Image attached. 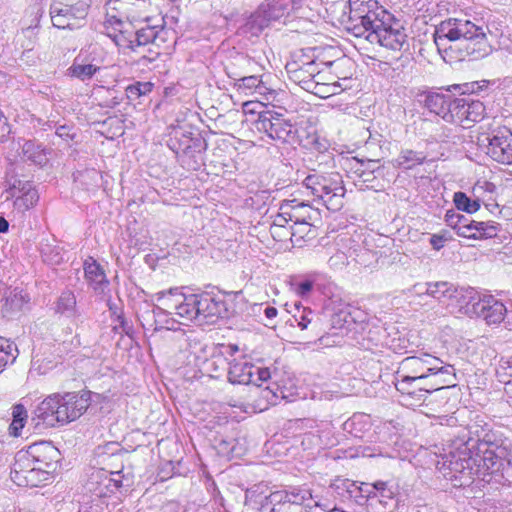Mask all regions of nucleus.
I'll return each mask as SVG.
<instances>
[{"label":"nucleus","instance_id":"25","mask_svg":"<svg viewBox=\"0 0 512 512\" xmlns=\"http://www.w3.org/2000/svg\"><path fill=\"white\" fill-rule=\"evenodd\" d=\"M284 115L274 110H264L258 114L254 122L255 129L268 138L272 139L279 125H284L282 120Z\"/></svg>","mask_w":512,"mask_h":512},{"label":"nucleus","instance_id":"35","mask_svg":"<svg viewBox=\"0 0 512 512\" xmlns=\"http://www.w3.org/2000/svg\"><path fill=\"white\" fill-rule=\"evenodd\" d=\"M468 109L467 98L453 97L451 107L448 111V114H450L451 117L450 119H446V122L459 124L462 127H469L467 115Z\"/></svg>","mask_w":512,"mask_h":512},{"label":"nucleus","instance_id":"55","mask_svg":"<svg viewBox=\"0 0 512 512\" xmlns=\"http://www.w3.org/2000/svg\"><path fill=\"white\" fill-rule=\"evenodd\" d=\"M366 418V415L354 414L344 423V430L351 433L354 437L361 438L362 435L359 433L362 431L363 427L357 428V425H361Z\"/></svg>","mask_w":512,"mask_h":512},{"label":"nucleus","instance_id":"37","mask_svg":"<svg viewBox=\"0 0 512 512\" xmlns=\"http://www.w3.org/2000/svg\"><path fill=\"white\" fill-rule=\"evenodd\" d=\"M312 173H309L302 181L303 187L316 199L321 196L325 187L329 173H319L315 169H311Z\"/></svg>","mask_w":512,"mask_h":512},{"label":"nucleus","instance_id":"4","mask_svg":"<svg viewBox=\"0 0 512 512\" xmlns=\"http://www.w3.org/2000/svg\"><path fill=\"white\" fill-rule=\"evenodd\" d=\"M347 30L387 49L400 51L407 35L393 15L376 0H349Z\"/></svg>","mask_w":512,"mask_h":512},{"label":"nucleus","instance_id":"43","mask_svg":"<svg viewBox=\"0 0 512 512\" xmlns=\"http://www.w3.org/2000/svg\"><path fill=\"white\" fill-rule=\"evenodd\" d=\"M108 36L118 47L136 51L134 31L130 30L127 26L114 31L113 33H108Z\"/></svg>","mask_w":512,"mask_h":512},{"label":"nucleus","instance_id":"41","mask_svg":"<svg viewBox=\"0 0 512 512\" xmlns=\"http://www.w3.org/2000/svg\"><path fill=\"white\" fill-rule=\"evenodd\" d=\"M17 356V346L9 339L0 336V373L7 365L13 364Z\"/></svg>","mask_w":512,"mask_h":512},{"label":"nucleus","instance_id":"47","mask_svg":"<svg viewBox=\"0 0 512 512\" xmlns=\"http://www.w3.org/2000/svg\"><path fill=\"white\" fill-rule=\"evenodd\" d=\"M458 227L456 234L460 237L472 239L475 236L474 230L477 227L478 221L471 219L469 216L460 213L458 218Z\"/></svg>","mask_w":512,"mask_h":512},{"label":"nucleus","instance_id":"7","mask_svg":"<svg viewBox=\"0 0 512 512\" xmlns=\"http://www.w3.org/2000/svg\"><path fill=\"white\" fill-rule=\"evenodd\" d=\"M167 146L187 170L198 171L204 164L203 154L207 143L199 133L194 134L190 129L175 127L169 134Z\"/></svg>","mask_w":512,"mask_h":512},{"label":"nucleus","instance_id":"3","mask_svg":"<svg viewBox=\"0 0 512 512\" xmlns=\"http://www.w3.org/2000/svg\"><path fill=\"white\" fill-rule=\"evenodd\" d=\"M455 369L431 354L409 356L398 365L393 383L398 392L425 401L426 394L454 385Z\"/></svg>","mask_w":512,"mask_h":512},{"label":"nucleus","instance_id":"44","mask_svg":"<svg viewBox=\"0 0 512 512\" xmlns=\"http://www.w3.org/2000/svg\"><path fill=\"white\" fill-rule=\"evenodd\" d=\"M12 422L9 426V434L13 437L20 436V432L23 429L26 419L27 411L22 404H17L13 407L12 411Z\"/></svg>","mask_w":512,"mask_h":512},{"label":"nucleus","instance_id":"54","mask_svg":"<svg viewBox=\"0 0 512 512\" xmlns=\"http://www.w3.org/2000/svg\"><path fill=\"white\" fill-rule=\"evenodd\" d=\"M316 285V277L295 281L292 284L294 292L302 298L307 297Z\"/></svg>","mask_w":512,"mask_h":512},{"label":"nucleus","instance_id":"60","mask_svg":"<svg viewBox=\"0 0 512 512\" xmlns=\"http://www.w3.org/2000/svg\"><path fill=\"white\" fill-rule=\"evenodd\" d=\"M459 215V212H455L453 210H448L445 214V222L449 227H451L455 231L457 230L458 227Z\"/></svg>","mask_w":512,"mask_h":512},{"label":"nucleus","instance_id":"5","mask_svg":"<svg viewBox=\"0 0 512 512\" xmlns=\"http://www.w3.org/2000/svg\"><path fill=\"white\" fill-rule=\"evenodd\" d=\"M60 452L47 441L36 442L19 450L11 467V480L18 486L38 487L51 478Z\"/></svg>","mask_w":512,"mask_h":512},{"label":"nucleus","instance_id":"56","mask_svg":"<svg viewBox=\"0 0 512 512\" xmlns=\"http://www.w3.org/2000/svg\"><path fill=\"white\" fill-rule=\"evenodd\" d=\"M218 451L224 456H235L236 452L235 440L234 439H221L217 445Z\"/></svg>","mask_w":512,"mask_h":512},{"label":"nucleus","instance_id":"53","mask_svg":"<svg viewBox=\"0 0 512 512\" xmlns=\"http://www.w3.org/2000/svg\"><path fill=\"white\" fill-rule=\"evenodd\" d=\"M291 222L288 220V215L284 214V210L282 209V204L280 205V212L275 216L273 225L271 227V233L273 235H277L279 237H286L287 230L286 225Z\"/></svg>","mask_w":512,"mask_h":512},{"label":"nucleus","instance_id":"26","mask_svg":"<svg viewBox=\"0 0 512 512\" xmlns=\"http://www.w3.org/2000/svg\"><path fill=\"white\" fill-rule=\"evenodd\" d=\"M29 302L30 296L23 289L16 287L10 290L3 305L4 316L13 317L18 312L23 311Z\"/></svg>","mask_w":512,"mask_h":512},{"label":"nucleus","instance_id":"10","mask_svg":"<svg viewBox=\"0 0 512 512\" xmlns=\"http://www.w3.org/2000/svg\"><path fill=\"white\" fill-rule=\"evenodd\" d=\"M312 494L309 489L292 487L287 490L274 491L270 497L271 512H311ZM313 506L322 507L330 512L327 506L314 502Z\"/></svg>","mask_w":512,"mask_h":512},{"label":"nucleus","instance_id":"36","mask_svg":"<svg viewBox=\"0 0 512 512\" xmlns=\"http://www.w3.org/2000/svg\"><path fill=\"white\" fill-rule=\"evenodd\" d=\"M100 69L99 66L92 63H80L79 57H76L72 65L67 69V75L82 82H86L90 81Z\"/></svg>","mask_w":512,"mask_h":512},{"label":"nucleus","instance_id":"31","mask_svg":"<svg viewBox=\"0 0 512 512\" xmlns=\"http://www.w3.org/2000/svg\"><path fill=\"white\" fill-rule=\"evenodd\" d=\"M287 236L294 244L301 245L302 241L315 238L316 231L313 228L312 221L293 222V225L287 230Z\"/></svg>","mask_w":512,"mask_h":512},{"label":"nucleus","instance_id":"14","mask_svg":"<svg viewBox=\"0 0 512 512\" xmlns=\"http://www.w3.org/2000/svg\"><path fill=\"white\" fill-rule=\"evenodd\" d=\"M321 65L324 63L307 57V60L287 63L285 68L291 81L308 92L319 94L323 88L320 84Z\"/></svg>","mask_w":512,"mask_h":512},{"label":"nucleus","instance_id":"40","mask_svg":"<svg viewBox=\"0 0 512 512\" xmlns=\"http://www.w3.org/2000/svg\"><path fill=\"white\" fill-rule=\"evenodd\" d=\"M163 30L162 26H151V25H145L144 27H141L134 31L135 34V47H142L146 46L150 43H153L159 33Z\"/></svg>","mask_w":512,"mask_h":512},{"label":"nucleus","instance_id":"8","mask_svg":"<svg viewBox=\"0 0 512 512\" xmlns=\"http://www.w3.org/2000/svg\"><path fill=\"white\" fill-rule=\"evenodd\" d=\"M488 84L489 81L487 80L473 81L450 85L445 89L446 93H444L442 89L426 92L422 95L424 97V106L430 112L438 115L446 121V119H450L451 117V115L448 114L449 108L451 107V101L454 97L451 92H457L460 95L475 94L482 91L483 88H487Z\"/></svg>","mask_w":512,"mask_h":512},{"label":"nucleus","instance_id":"51","mask_svg":"<svg viewBox=\"0 0 512 512\" xmlns=\"http://www.w3.org/2000/svg\"><path fill=\"white\" fill-rule=\"evenodd\" d=\"M467 107H469L467 112L469 125L484 118L486 109L481 101L467 98Z\"/></svg>","mask_w":512,"mask_h":512},{"label":"nucleus","instance_id":"34","mask_svg":"<svg viewBox=\"0 0 512 512\" xmlns=\"http://www.w3.org/2000/svg\"><path fill=\"white\" fill-rule=\"evenodd\" d=\"M23 158L31 163L44 166L48 162L46 149L33 140L25 141L22 146Z\"/></svg>","mask_w":512,"mask_h":512},{"label":"nucleus","instance_id":"61","mask_svg":"<svg viewBox=\"0 0 512 512\" xmlns=\"http://www.w3.org/2000/svg\"><path fill=\"white\" fill-rule=\"evenodd\" d=\"M354 173L357 174V176L361 179V181L363 183H370L374 180V172H365L364 170H362V168H356V170H354Z\"/></svg>","mask_w":512,"mask_h":512},{"label":"nucleus","instance_id":"33","mask_svg":"<svg viewBox=\"0 0 512 512\" xmlns=\"http://www.w3.org/2000/svg\"><path fill=\"white\" fill-rule=\"evenodd\" d=\"M55 312L67 318H75L79 315L74 293L70 290L63 291L55 302Z\"/></svg>","mask_w":512,"mask_h":512},{"label":"nucleus","instance_id":"9","mask_svg":"<svg viewBox=\"0 0 512 512\" xmlns=\"http://www.w3.org/2000/svg\"><path fill=\"white\" fill-rule=\"evenodd\" d=\"M92 0H54L50 17L54 27L74 30L80 28L91 7Z\"/></svg>","mask_w":512,"mask_h":512},{"label":"nucleus","instance_id":"42","mask_svg":"<svg viewBox=\"0 0 512 512\" xmlns=\"http://www.w3.org/2000/svg\"><path fill=\"white\" fill-rule=\"evenodd\" d=\"M39 200L38 192L29 187L22 195L17 196L14 200L13 206L14 211L19 214H24L26 211L31 209Z\"/></svg>","mask_w":512,"mask_h":512},{"label":"nucleus","instance_id":"64","mask_svg":"<svg viewBox=\"0 0 512 512\" xmlns=\"http://www.w3.org/2000/svg\"><path fill=\"white\" fill-rule=\"evenodd\" d=\"M117 320L119 322V326H115L114 330L117 332L118 329L120 328L123 332L128 334L130 326H129L128 322L125 320L124 316L123 315H118L117 316Z\"/></svg>","mask_w":512,"mask_h":512},{"label":"nucleus","instance_id":"16","mask_svg":"<svg viewBox=\"0 0 512 512\" xmlns=\"http://www.w3.org/2000/svg\"><path fill=\"white\" fill-rule=\"evenodd\" d=\"M92 396H98V394L89 390L59 394L60 425L75 421L83 415L91 404Z\"/></svg>","mask_w":512,"mask_h":512},{"label":"nucleus","instance_id":"32","mask_svg":"<svg viewBox=\"0 0 512 512\" xmlns=\"http://www.w3.org/2000/svg\"><path fill=\"white\" fill-rule=\"evenodd\" d=\"M427 155L422 151H414L412 149H402L394 160V166L404 170L413 169L415 166L425 162Z\"/></svg>","mask_w":512,"mask_h":512},{"label":"nucleus","instance_id":"12","mask_svg":"<svg viewBox=\"0 0 512 512\" xmlns=\"http://www.w3.org/2000/svg\"><path fill=\"white\" fill-rule=\"evenodd\" d=\"M292 0H272L262 3L246 20L242 29L245 33L258 36L272 22L289 14Z\"/></svg>","mask_w":512,"mask_h":512},{"label":"nucleus","instance_id":"48","mask_svg":"<svg viewBox=\"0 0 512 512\" xmlns=\"http://www.w3.org/2000/svg\"><path fill=\"white\" fill-rule=\"evenodd\" d=\"M284 125H279L276 133L274 134L271 140L280 142L282 144H291L292 139L295 134L292 132L293 124L291 120L287 119L285 116L282 120Z\"/></svg>","mask_w":512,"mask_h":512},{"label":"nucleus","instance_id":"21","mask_svg":"<svg viewBox=\"0 0 512 512\" xmlns=\"http://www.w3.org/2000/svg\"><path fill=\"white\" fill-rule=\"evenodd\" d=\"M478 479L488 484L512 485V449L510 456L501 459Z\"/></svg>","mask_w":512,"mask_h":512},{"label":"nucleus","instance_id":"46","mask_svg":"<svg viewBox=\"0 0 512 512\" xmlns=\"http://www.w3.org/2000/svg\"><path fill=\"white\" fill-rule=\"evenodd\" d=\"M453 202L459 211L473 214L480 209L479 200H472L466 193L458 191L454 193Z\"/></svg>","mask_w":512,"mask_h":512},{"label":"nucleus","instance_id":"11","mask_svg":"<svg viewBox=\"0 0 512 512\" xmlns=\"http://www.w3.org/2000/svg\"><path fill=\"white\" fill-rule=\"evenodd\" d=\"M477 144L493 161L503 165L512 164V131L507 127L481 134Z\"/></svg>","mask_w":512,"mask_h":512},{"label":"nucleus","instance_id":"24","mask_svg":"<svg viewBox=\"0 0 512 512\" xmlns=\"http://www.w3.org/2000/svg\"><path fill=\"white\" fill-rule=\"evenodd\" d=\"M234 87L238 92L246 96H261L269 100L268 95L273 94V90L266 86V83L256 75L245 76L237 79Z\"/></svg>","mask_w":512,"mask_h":512},{"label":"nucleus","instance_id":"45","mask_svg":"<svg viewBox=\"0 0 512 512\" xmlns=\"http://www.w3.org/2000/svg\"><path fill=\"white\" fill-rule=\"evenodd\" d=\"M292 132L294 137L292 139V142L290 145L298 144L302 146L303 148L306 147V141H310L312 136H314L317 132L316 128L312 125H303V123L300 124H293Z\"/></svg>","mask_w":512,"mask_h":512},{"label":"nucleus","instance_id":"17","mask_svg":"<svg viewBox=\"0 0 512 512\" xmlns=\"http://www.w3.org/2000/svg\"><path fill=\"white\" fill-rule=\"evenodd\" d=\"M270 378L269 368L255 365L246 360L233 361L228 369V380L232 384L261 386Z\"/></svg>","mask_w":512,"mask_h":512},{"label":"nucleus","instance_id":"58","mask_svg":"<svg viewBox=\"0 0 512 512\" xmlns=\"http://www.w3.org/2000/svg\"><path fill=\"white\" fill-rule=\"evenodd\" d=\"M354 162H355V165L353 166L354 170H356V168H362V170H364L365 172H375L376 170L379 169V165H378V162L379 161H376V160H370V159H367V160H359V159H354Z\"/></svg>","mask_w":512,"mask_h":512},{"label":"nucleus","instance_id":"30","mask_svg":"<svg viewBox=\"0 0 512 512\" xmlns=\"http://www.w3.org/2000/svg\"><path fill=\"white\" fill-rule=\"evenodd\" d=\"M288 312L292 315L289 319L291 326H297L301 330H305L308 328V325L311 324L316 318V313L309 307L303 306L300 302H295L292 310H288Z\"/></svg>","mask_w":512,"mask_h":512},{"label":"nucleus","instance_id":"27","mask_svg":"<svg viewBox=\"0 0 512 512\" xmlns=\"http://www.w3.org/2000/svg\"><path fill=\"white\" fill-rule=\"evenodd\" d=\"M84 274L86 280L95 291H103L108 286L109 282L103 268L92 257H89L84 262Z\"/></svg>","mask_w":512,"mask_h":512},{"label":"nucleus","instance_id":"39","mask_svg":"<svg viewBox=\"0 0 512 512\" xmlns=\"http://www.w3.org/2000/svg\"><path fill=\"white\" fill-rule=\"evenodd\" d=\"M307 440H315V445L319 449H325L336 444V439L333 437L332 429L327 424L323 429H317L316 431H310L306 433Z\"/></svg>","mask_w":512,"mask_h":512},{"label":"nucleus","instance_id":"52","mask_svg":"<svg viewBox=\"0 0 512 512\" xmlns=\"http://www.w3.org/2000/svg\"><path fill=\"white\" fill-rule=\"evenodd\" d=\"M330 146V141L326 137L321 136L316 132V134L312 136L309 142L306 141L305 149L319 153L321 155H325V153L328 152Z\"/></svg>","mask_w":512,"mask_h":512},{"label":"nucleus","instance_id":"20","mask_svg":"<svg viewBox=\"0 0 512 512\" xmlns=\"http://www.w3.org/2000/svg\"><path fill=\"white\" fill-rule=\"evenodd\" d=\"M482 294L472 287L453 288L450 301L447 307L452 310L473 317L476 312V303L480 300Z\"/></svg>","mask_w":512,"mask_h":512},{"label":"nucleus","instance_id":"57","mask_svg":"<svg viewBox=\"0 0 512 512\" xmlns=\"http://www.w3.org/2000/svg\"><path fill=\"white\" fill-rule=\"evenodd\" d=\"M160 56V52L149 49L147 54L141 55L137 60L136 64L141 67H149L152 63H154Z\"/></svg>","mask_w":512,"mask_h":512},{"label":"nucleus","instance_id":"28","mask_svg":"<svg viewBox=\"0 0 512 512\" xmlns=\"http://www.w3.org/2000/svg\"><path fill=\"white\" fill-rule=\"evenodd\" d=\"M268 492V486L264 483H258L246 490L245 504L253 509L261 510L270 505V497L273 492Z\"/></svg>","mask_w":512,"mask_h":512},{"label":"nucleus","instance_id":"23","mask_svg":"<svg viewBox=\"0 0 512 512\" xmlns=\"http://www.w3.org/2000/svg\"><path fill=\"white\" fill-rule=\"evenodd\" d=\"M59 394H52L45 398L35 409V416L43 424L54 427L60 425Z\"/></svg>","mask_w":512,"mask_h":512},{"label":"nucleus","instance_id":"15","mask_svg":"<svg viewBox=\"0 0 512 512\" xmlns=\"http://www.w3.org/2000/svg\"><path fill=\"white\" fill-rule=\"evenodd\" d=\"M176 293H179L177 288L170 289L169 291H160L155 294L156 300L160 305H155L151 312L142 314L141 321L143 327H145V322H147L150 327H153L154 331H159L161 329L177 330L178 327L176 324H185L184 322H179L170 317L172 314L178 316L176 308H169L165 305V301H169L170 297H175Z\"/></svg>","mask_w":512,"mask_h":512},{"label":"nucleus","instance_id":"13","mask_svg":"<svg viewBox=\"0 0 512 512\" xmlns=\"http://www.w3.org/2000/svg\"><path fill=\"white\" fill-rule=\"evenodd\" d=\"M123 486H130V483L129 479L122 475V471L92 469L83 488L91 497L106 498Z\"/></svg>","mask_w":512,"mask_h":512},{"label":"nucleus","instance_id":"18","mask_svg":"<svg viewBox=\"0 0 512 512\" xmlns=\"http://www.w3.org/2000/svg\"><path fill=\"white\" fill-rule=\"evenodd\" d=\"M476 305V312L473 317L483 319L488 325L500 324L507 314L506 305L491 294H482Z\"/></svg>","mask_w":512,"mask_h":512},{"label":"nucleus","instance_id":"6","mask_svg":"<svg viewBox=\"0 0 512 512\" xmlns=\"http://www.w3.org/2000/svg\"><path fill=\"white\" fill-rule=\"evenodd\" d=\"M165 301L169 308H176L178 317L186 322L197 321L198 324H214L220 319L229 317L226 294L213 288L200 293H176Z\"/></svg>","mask_w":512,"mask_h":512},{"label":"nucleus","instance_id":"63","mask_svg":"<svg viewBox=\"0 0 512 512\" xmlns=\"http://www.w3.org/2000/svg\"><path fill=\"white\" fill-rule=\"evenodd\" d=\"M429 243L433 247L434 250L439 251L441 250L445 243L443 242V238L439 237L437 234H432Z\"/></svg>","mask_w":512,"mask_h":512},{"label":"nucleus","instance_id":"62","mask_svg":"<svg viewBox=\"0 0 512 512\" xmlns=\"http://www.w3.org/2000/svg\"><path fill=\"white\" fill-rule=\"evenodd\" d=\"M71 128L67 125H61L56 129V135L62 139H73L74 134H71Z\"/></svg>","mask_w":512,"mask_h":512},{"label":"nucleus","instance_id":"19","mask_svg":"<svg viewBox=\"0 0 512 512\" xmlns=\"http://www.w3.org/2000/svg\"><path fill=\"white\" fill-rule=\"evenodd\" d=\"M327 180L323 193L318 196V200H321L327 209L338 211L344 204L343 198L346 193L342 177L337 172H330Z\"/></svg>","mask_w":512,"mask_h":512},{"label":"nucleus","instance_id":"49","mask_svg":"<svg viewBox=\"0 0 512 512\" xmlns=\"http://www.w3.org/2000/svg\"><path fill=\"white\" fill-rule=\"evenodd\" d=\"M474 230L475 236L472 239H488L497 236L499 231V224L495 222H482L478 221L477 227Z\"/></svg>","mask_w":512,"mask_h":512},{"label":"nucleus","instance_id":"50","mask_svg":"<svg viewBox=\"0 0 512 512\" xmlns=\"http://www.w3.org/2000/svg\"><path fill=\"white\" fill-rule=\"evenodd\" d=\"M154 88L151 82H135L126 88V95L130 100H136L141 96L149 94Z\"/></svg>","mask_w":512,"mask_h":512},{"label":"nucleus","instance_id":"59","mask_svg":"<svg viewBox=\"0 0 512 512\" xmlns=\"http://www.w3.org/2000/svg\"><path fill=\"white\" fill-rule=\"evenodd\" d=\"M357 453L361 454L363 457H374L377 455H382V450L380 446H367V445H359L357 448Z\"/></svg>","mask_w":512,"mask_h":512},{"label":"nucleus","instance_id":"1","mask_svg":"<svg viewBox=\"0 0 512 512\" xmlns=\"http://www.w3.org/2000/svg\"><path fill=\"white\" fill-rule=\"evenodd\" d=\"M470 437L463 447L443 457L440 470L454 487H467L497 462L511 454V443L487 424L470 426Z\"/></svg>","mask_w":512,"mask_h":512},{"label":"nucleus","instance_id":"22","mask_svg":"<svg viewBox=\"0 0 512 512\" xmlns=\"http://www.w3.org/2000/svg\"><path fill=\"white\" fill-rule=\"evenodd\" d=\"M284 214L288 215L291 222L313 221L318 215V210L313 209L309 204L298 199L285 200L282 202Z\"/></svg>","mask_w":512,"mask_h":512},{"label":"nucleus","instance_id":"38","mask_svg":"<svg viewBox=\"0 0 512 512\" xmlns=\"http://www.w3.org/2000/svg\"><path fill=\"white\" fill-rule=\"evenodd\" d=\"M453 288V284L449 282L426 283L425 293L448 306Z\"/></svg>","mask_w":512,"mask_h":512},{"label":"nucleus","instance_id":"2","mask_svg":"<svg viewBox=\"0 0 512 512\" xmlns=\"http://www.w3.org/2000/svg\"><path fill=\"white\" fill-rule=\"evenodd\" d=\"M434 43L443 58L480 60L490 55L497 35L483 23L449 17L435 26Z\"/></svg>","mask_w":512,"mask_h":512},{"label":"nucleus","instance_id":"29","mask_svg":"<svg viewBox=\"0 0 512 512\" xmlns=\"http://www.w3.org/2000/svg\"><path fill=\"white\" fill-rule=\"evenodd\" d=\"M359 490L363 496L367 498H379V501L384 504L387 503V500H391L395 496V489L384 481L361 483Z\"/></svg>","mask_w":512,"mask_h":512}]
</instances>
